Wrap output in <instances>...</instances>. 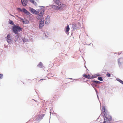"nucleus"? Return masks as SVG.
Here are the masks:
<instances>
[{
	"instance_id": "f257e3e1",
	"label": "nucleus",
	"mask_w": 123,
	"mask_h": 123,
	"mask_svg": "<svg viewBox=\"0 0 123 123\" xmlns=\"http://www.w3.org/2000/svg\"><path fill=\"white\" fill-rule=\"evenodd\" d=\"M102 111L103 112V118H104V121L103 123H110V121L112 120V117L109 115L107 111L105 108L104 106L102 107Z\"/></svg>"
},
{
	"instance_id": "f03ea898",
	"label": "nucleus",
	"mask_w": 123,
	"mask_h": 123,
	"mask_svg": "<svg viewBox=\"0 0 123 123\" xmlns=\"http://www.w3.org/2000/svg\"><path fill=\"white\" fill-rule=\"evenodd\" d=\"M12 30L15 34H18V32L22 31V28L19 26L17 25H14L12 26Z\"/></svg>"
},
{
	"instance_id": "7ed1b4c3",
	"label": "nucleus",
	"mask_w": 123,
	"mask_h": 123,
	"mask_svg": "<svg viewBox=\"0 0 123 123\" xmlns=\"http://www.w3.org/2000/svg\"><path fill=\"white\" fill-rule=\"evenodd\" d=\"M7 42L10 44H11L12 43V40L10 35L9 34L7 35Z\"/></svg>"
},
{
	"instance_id": "20e7f679",
	"label": "nucleus",
	"mask_w": 123,
	"mask_h": 123,
	"mask_svg": "<svg viewBox=\"0 0 123 123\" xmlns=\"http://www.w3.org/2000/svg\"><path fill=\"white\" fill-rule=\"evenodd\" d=\"M44 18L40 19L39 22V28H41L44 25Z\"/></svg>"
},
{
	"instance_id": "39448f33",
	"label": "nucleus",
	"mask_w": 123,
	"mask_h": 123,
	"mask_svg": "<svg viewBox=\"0 0 123 123\" xmlns=\"http://www.w3.org/2000/svg\"><path fill=\"white\" fill-rule=\"evenodd\" d=\"M30 10L31 12L33 14H37L38 13V12L32 8H30Z\"/></svg>"
},
{
	"instance_id": "423d86ee",
	"label": "nucleus",
	"mask_w": 123,
	"mask_h": 123,
	"mask_svg": "<svg viewBox=\"0 0 123 123\" xmlns=\"http://www.w3.org/2000/svg\"><path fill=\"white\" fill-rule=\"evenodd\" d=\"M50 18L49 16H47L45 19V24H48L50 22Z\"/></svg>"
},
{
	"instance_id": "0eeeda50",
	"label": "nucleus",
	"mask_w": 123,
	"mask_h": 123,
	"mask_svg": "<svg viewBox=\"0 0 123 123\" xmlns=\"http://www.w3.org/2000/svg\"><path fill=\"white\" fill-rule=\"evenodd\" d=\"M22 11L25 14L28 15L30 16L31 15V14L30 12L25 8H23V9Z\"/></svg>"
},
{
	"instance_id": "6e6552de",
	"label": "nucleus",
	"mask_w": 123,
	"mask_h": 123,
	"mask_svg": "<svg viewBox=\"0 0 123 123\" xmlns=\"http://www.w3.org/2000/svg\"><path fill=\"white\" fill-rule=\"evenodd\" d=\"M27 2L28 0H21V3L24 6H26Z\"/></svg>"
},
{
	"instance_id": "1a4fd4ad",
	"label": "nucleus",
	"mask_w": 123,
	"mask_h": 123,
	"mask_svg": "<svg viewBox=\"0 0 123 123\" xmlns=\"http://www.w3.org/2000/svg\"><path fill=\"white\" fill-rule=\"evenodd\" d=\"M123 62V58H121L118 59V63L119 66L121 65V64Z\"/></svg>"
},
{
	"instance_id": "9d476101",
	"label": "nucleus",
	"mask_w": 123,
	"mask_h": 123,
	"mask_svg": "<svg viewBox=\"0 0 123 123\" xmlns=\"http://www.w3.org/2000/svg\"><path fill=\"white\" fill-rule=\"evenodd\" d=\"M44 12V10H42L41 11L40 13H39L38 15L43 18Z\"/></svg>"
},
{
	"instance_id": "9b49d317",
	"label": "nucleus",
	"mask_w": 123,
	"mask_h": 123,
	"mask_svg": "<svg viewBox=\"0 0 123 123\" xmlns=\"http://www.w3.org/2000/svg\"><path fill=\"white\" fill-rule=\"evenodd\" d=\"M52 7L54 9L56 10H59L61 8L60 7L54 5H53L52 6Z\"/></svg>"
},
{
	"instance_id": "f8f14e48",
	"label": "nucleus",
	"mask_w": 123,
	"mask_h": 123,
	"mask_svg": "<svg viewBox=\"0 0 123 123\" xmlns=\"http://www.w3.org/2000/svg\"><path fill=\"white\" fill-rule=\"evenodd\" d=\"M70 29L69 25H68L65 28V32H68V31H69Z\"/></svg>"
},
{
	"instance_id": "ddd939ff",
	"label": "nucleus",
	"mask_w": 123,
	"mask_h": 123,
	"mask_svg": "<svg viewBox=\"0 0 123 123\" xmlns=\"http://www.w3.org/2000/svg\"><path fill=\"white\" fill-rule=\"evenodd\" d=\"M37 67L41 68H42L43 67V63L41 62H40L39 64L37 65Z\"/></svg>"
},
{
	"instance_id": "4468645a",
	"label": "nucleus",
	"mask_w": 123,
	"mask_h": 123,
	"mask_svg": "<svg viewBox=\"0 0 123 123\" xmlns=\"http://www.w3.org/2000/svg\"><path fill=\"white\" fill-rule=\"evenodd\" d=\"M72 28L73 30H74L77 28H79L78 27V26H77V25L76 24H73Z\"/></svg>"
},
{
	"instance_id": "2eb2a0df",
	"label": "nucleus",
	"mask_w": 123,
	"mask_h": 123,
	"mask_svg": "<svg viewBox=\"0 0 123 123\" xmlns=\"http://www.w3.org/2000/svg\"><path fill=\"white\" fill-rule=\"evenodd\" d=\"M83 76L84 77H85L86 78L89 79L90 78V75L89 74L86 75L85 74H84L83 75Z\"/></svg>"
},
{
	"instance_id": "dca6fc26",
	"label": "nucleus",
	"mask_w": 123,
	"mask_h": 123,
	"mask_svg": "<svg viewBox=\"0 0 123 123\" xmlns=\"http://www.w3.org/2000/svg\"><path fill=\"white\" fill-rule=\"evenodd\" d=\"M91 82H94L96 84H100L101 83V82L97 80H92Z\"/></svg>"
},
{
	"instance_id": "f3484780",
	"label": "nucleus",
	"mask_w": 123,
	"mask_h": 123,
	"mask_svg": "<svg viewBox=\"0 0 123 123\" xmlns=\"http://www.w3.org/2000/svg\"><path fill=\"white\" fill-rule=\"evenodd\" d=\"M22 40L21 41H23L24 43L28 41V40L26 38H22Z\"/></svg>"
},
{
	"instance_id": "a211bd4d",
	"label": "nucleus",
	"mask_w": 123,
	"mask_h": 123,
	"mask_svg": "<svg viewBox=\"0 0 123 123\" xmlns=\"http://www.w3.org/2000/svg\"><path fill=\"white\" fill-rule=\"evenodd\" d=\"M116 80L119 82L120 83H121L122 84H123V81L122 80H121L120 79L117 78H116Z\"/></svg>"
},
{
	"instance_id": "6ab92c4d",
	"label": "nucleus",
	"mask_w": 123,
	"mask_h": 123,
	"mask_svg": "<svg viewBox=\"0 0 123 123\" xmlns=\"http://www.w3.org/2000/svg\"><path fill=\"white\" fill-rule=\"evenodd\" d=\"M96 84L94 82H92V83L91 84V85L92 86L93 88H95V86H96Z\"/></svg>"
},
{
	"instance_id": "aec40b11",
	"label": "nucleus",
	"mask_w": 123,
	"mask_h": 123,
	"mask_svg": "<svg viewBox=\"0 0 123 123\" xmlns=\"http://www.w3.org/2000/svg\"><path fill=\"white\" fill-rule=\"evenodd\" d=\"M60 6L63 7H65L67 6L66 5L63 4H60Z\"/></svg>"
},
{
	"instance_id": "412c9836",
	"label": "nucleus",
	"mask_w": 123,
	"mask_h": 123,
	"mask_svg": "<svg viewBox=\"0 0 123 123\" xmlns=\"http://www.w3.org/2000/svg\"><path fill=\"white\" fill-rule=\"evenodd\" d=\"M98 79L100 81H103V80L102 77H98Z\"/></svg>"
},
{
	"instance_id": "4be33fe9",
	"label": "nucleus",
	"mask_w": 123,
	"mask_h": 123,
	"mask_svg": "<svg viewBox=\"0 0 123 123\" xmlns=\"http://www.w3.org/2000/svg\"><path fill=\"white\" fill-rule=\"evenodd\" d=\"M45 115V114H43L40 115L39 116V117L41 119H42Z\"/></svg>"
},
{
	"instance_id": "5701e85b",
	"label": "nucleus",
	"mask_w": 123,
	"mask_h": 123,
	"mask_svg": "<svg viewBox=\"0 0 123 123\" xmlns=\"http://www.w3.org/2000/svg\"><path fill=\"white\" fill-rule=\"evenodd\" d=\"M91 81L92 80H87V83L88 84H91L92 83V82H91Z\"/></svg>"
},
{
	"instance_id": "b1692460",
	"label": "nucleus",
	"mask_w": 123,
	"mask_h": 123,
	"mask_svg": "<svg viewBox=\"0 0 123 123\" xmlns=\"http://www.w3.org/2000/svg\"><path fill=\"white\" fill-rule=\"evenodd\" d=\"M76 25H77V26L79 28L80 27L81 24L80 23L78 22L77 23Z\"/></svg>"
},
{
	"instance_id": "393cba45",
	"label": "nucleus",
	"mask_w": 123,
	"mask_h": 123,
	"mask_svg": "<svg viewBox=\"0 0 123 123\" xmlns=\"http://www.w3.org/2000/svg\"><path fill=\"white\" fill-rule=\"evenodd\" d=\"M36 18H37V19L38 20H39L40 19H41L42 18H42V17H40V16H39L38 15L37 16V17Z\"/></svg>"
},
{
	"instance_id": "a878e982",
	"label": "nucleus",
	"mask_w": 123,
	"mask_h": 123,
	"mask_svg": "<svg viewBox=\"0 0 123 123\" xmlns=\"http://www.w3.org/2000/svg\"><path fill=\"white\" fill-rule=\"evenodd\" d=\"M9 23L10 24H12V25H14V23L13 22L10 20H9Z\"/></svg>"
},
{
	"instance_id": "bb28decb",
	"label": "nucleus",
	"mask_w": 123,
	"mask_h": 123,
	"mask_svg": "<svg viewBox=\"0 0 123 123\" xmlns=\"http://www.w3.org/2000/svg\"><path fill=\"white\" fill-rule=\"evenodd\" d=\"M17 9L20 12H22L23 10H22L20 8H17Z\"/></svg>"
},
{
	"instance_id": "cd10ccee",
	"label": "nucleus",
	"mask_w": 123,
	"mask_h": 123,
	"mask_svg": "<svg viewBox=\"0 0 123 123\" xmlns=\"http://www.w3.org/2000/svg\"><path fill=\"white\" fill-rule=\"evenodd\" d=\"M3 74H0V79H1L3 77Z\"/></svg>"
},
{
	"instance_id": "c85d7f7f",
	"label": "nucleus",
	"mask_w": 123,
	"mask_h": 123,
	"mask_svg": "<svg viewBox=\"0 0 123 123\" xmlns=\"http://www.w3.org/2000/svg\"><path fill=\"white\" fill-rule=\"evenodd\" d=\"M106 75L108 77H110L111 76V74L109 73H107L106 74Z\"/></svg>"
},
{
	"instance_id": "c756f323",
	"label": "nucleus",
	"mask_w": 123,
	"mask_h": 123,
	"mask_svg": "<svg viewBox=\"0 0 123 123\" xmlns=\"http://www.w3.org/2000/svg\"><path fill=\"white\" fill-rule=\"evenodd\" d=\"M43 36H44L45 38H47L48 37V36L46 35V34L45 32L43 33Z\"/></svg>"
},
{
	"instance_id": "7c9ffc66",
	"label": "nucleus",
	"mask_w": 123,
	"mask_h": 123,
	"mask_svg": "<svg viewBox=\"0 0 123 123\" xmlns=\"http://www.w3.org/2000/svg\"><path fill=\"white\" fill-rule=\"evenodd\" d=\"M30 1L33 4H34V2H35V0H30Z\"/></svg>"
},
{
	"instance_id": "2f4dec72",
	"label": "nucleus",
	"mask_w": 123,
	"mask_h": 123,
	"mask_svg": "<svg viewBox=\"0 0 123 123\" xmlns=\"http://www.w3.org/2000/svg\"><path fill=\"white\" fill-rule=\"evenodd\" d=\"M16 37H17V38H18L19 37V35H18V34H16Z\"/></svg>"
},
{
	"instance_id": "473e14b6",
	"label": "nucleus",
	"mask_w": 123,
	"mask_h": 123,
	"mask_svg": "<svg viewBox=\"0 0 123 123\" xmlns=\"http://www.w3.org/2000/svg\"><path fill=\"white\" fill-rule=\"evenodd\" d=\"M94 88V90H95V91H96V94H98V92H97V90L95 88Z\"/></svg>"
},
{
	"instance_id": "72a5a7b5",
	"label": "nucleus",
	"mask_w": 123,
	"mask_h": 123,
	"mask_svg": "<svg viewBox=\"0 0 123 123\" xmlns=\"http://www.w3.org/2000/svg\"><path fill=\"white\" fill-rule=\"evenodd\" d=\"M97 76V74H95L93 75L94 78H96Z\"/></svg>"
},
{
	"instance_id": "f704fd0d",
	"label": "nucleus",
	"mask_w": 123,
	"mask_h": 123,
	"mask_svg": "<svg viewBox=\"0 0 123 123\" xmlns=\"http://www.w3.org/2000/svg\"><path fill=\"white\" fill-rule=\"evenodd\" d=\"M94 78L93 77V75H92L91 77H90V79H93Z\"/></svg>"
},
{
	"instance_id": "c9c22d12",
	"label": "nucleus",
	"mask_w": 123,
	"mask_h": 123,
	"mask_svg": "<svg viewBox=\"0 0 123 123\" xmlns=\"http://www.w3.org/2000/svg\"><path fill=\"white\" fill-rule=\"evenodd\" d=\"M59 2L58 0H55V2L56 3L58 2Z\"/></svg>"
},
{
	"instance_id": "e433bc0d",
	"label": "nucleus",
	"mask_w": 123,
	"mask_h": 123,
	"mask_svg": "<svg viewBox=\"0 0 123 123\" xmlns=\"http://www.w3.org/2000/svg\"><path fill=\"white\" fill-rule=\"evenodd\" d=\"M22 38H19V40H20V41H21V40H22Z\"/></svg>"
},
{
	"instance_id": "4c0bfd02",
	"label": "nucleus",
	"mask_w": 123,
	"mask_h": 123,
	"mask_svg": "<svg viewBox=\"0 0 123 123\" xmlns=\"http://www.w3.org/2000/svg\"><path fill=\"white\" fill-rule=\"evenodd\" d=\"M97 94V98H98V99H99V97H98V94Z\"/></svg>"
},
{
	"instance_id": "58836bf2",
	"label": "nucleus",
	"mask_w": 123,
	"mask_h": 123,
	"mask_svg": "<svg viewBox=\"0 0 123 123\" xmlns=\"http://www.w3.org/2000/svg\"><path fill=\"white\" fill-rule=\"evenodd\" d=\"M34 4L35 5H36L37 4V3L36 2H34Z\"/></svg>"
},
{
	"instance_id": "ea45409f",
	"label": "nucleus",
	"mask_w": 123,
	"mask_h": 123,
	"mask_svg": "<svg viewBox=\"0 0 123 123\" xmlns=\"http://www.w3.org/2000/svg\"><path fill=\"white\" fill-rule=\"evenodd\" d=\"M39 7H43V8H44V7L43 6H39Z\"/></svg>"
},
{
	"instance_id": "a19ab883",
	"label": "nucleus",
	"mask_w": 123,
	"mask_h": 123,
	"mask_svg": "<svg viewBox=\"0 0 123 123\" xmlns=\"http://www.w3.org/2000/svg\"><path fill=\"white\" fill-rule=\"evenodd\" d=\"M98 86L97 85H96V86H95V87H97Z\"/></svg>"
},
{
	"instance_id": "79ce46f5",
	"label": "nucleus",
	"mask_w": 123,
	"mask_h": 123,
	"mask_svg": "<svg viewBox=\"0 0 123 123\" xmlns=\"http://www.w3.org/2000/svg\"><path fill=\"white\" fill-rule=\"evenodd\" d=\"M33 100H34L35 101H36V102H37V101H36V100H35L34 99H33Z\"/></svg>"
},
{
	"instance_id": "37998d69",
	"label": "nucleus",
	"mask_w": 123,
	"mask_h": 123,
	"mask_svg": "<svg viewBox=\"0 0 123 123\" xmlns=\"http://www.w3.org/2000/svg\"><path fill=\"white\" fill-rule=\"evenodd\" d=\"M23 23H24V22H25V21H23Z\"/></svg>"
},
{
	"instance_id": "c03bdc74",
	"label": "nucleus",
	"mask_w": 123,
	"mask_h": 123,
	"mask_svg": "<svg viewBox=\"0 0 123 123\" xmlns=\"http://www.w3.org/2000/svg\"><path fill=\"white\" fill-rule=\"evenodd\" d=\"M99 74H98V75L97 74V76H99Z\"/></svg>"
},
{
	"instance_id": "a18cd8bd",
	"label": "nucleus",
	"mask_w": 123,
	"mask_h": 123,
	"mask_svg": "<svg viewBox=\"0 0 123 123\" xmlns=\"http://www.w3.org/2000/svg\"><path fill=\"white\" fill-rule=\"evenodd\" d=\"M71 79V80H72V79H73L72 78H70L69 79Z\"/></svg>"
},
{
	"instance_id": "49530a36",
	"label": "nucleus",
	"mask_w": 123,
	"mask_h": 123,
	"mask_svg": "<svg viewBox=\"0 0 123 123\" xmlns=\"http://www.w3.org/2000/svg\"><path fill=\"white\" fill-rule=\"evenodd\" d=\"M99 86H98V87H98V88L99 87Z\"/></svg>"
}]
</instances>
